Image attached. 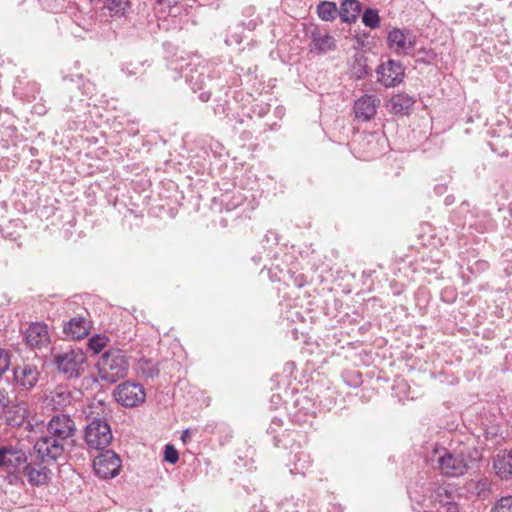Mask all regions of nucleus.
Wrapping results in <instances>:
<instances>
[{
	"label": "nucleus",
	"instance_id": "1",
	"mask_svg": "<svg viewBox=\"0 0 512 512\" xmlns=\"http://www.w3.org/2000/svg\"><path fill=\"white\" fill-rule=\"evenodd\" d=\"M45 427L44 434L34 444V450L37 458L56 462L64 455L67 446L75 442L76 423L70 415L57 413L49 419Z\"/></svg>",
	"mask_w": 512,
	"mask_h": 512
},
{
	"label": "nucleus",
	"instance_id": "2",
	"mask_svg": "<svg viewBox=\"0 0 512 512\" xmlns=\"http://www.w3.org/2000/svg\"><path fill=\"white\" fill-rule=\"evenodd\" d=\"M480 452L474 447L448 450L445 447L434 448L428 460L433 467L447 477H459L464 475L471 464L480 459Z\"/></svg>",
	"mask_w": 512,
	"mask_h": 512
},
{
	"label": "nucleus",
	"instance_id": "3",
	"mask_svg": "<svg viewBox=\"0 0 512 512\" xmlns=\"http://www.w3.org/2000/svg\"><path fill=\"white\" fill-rule=\"evenodd\" d=\"M409 495L425 512L433 508L437 512H459L449 485L425 482L414 490H409Z\"/></svg>",
	"mask_w": 512,
	"mask_h": 512
},
{
	"label": "nucleus",
	"instance_id": "4",
	"mask_svg": "<svg viewBox=\"0 0 512 512\" xmlns=\"http://www.w3.org/2000/svg\"><path fill=\"white\" fill-rule=\"evenodd\" d=\"M96 367L100 379L113 384L127 375L129 358L122 349L110 348L99 357Z\"/></svg>",
	"mask_w": 512,
	"mask_h": 512
},
{
	"label": "nucleus",
	"instance_id": "5",
	"mask_svg": "<svg viewBox=\"0 0 512 512\" xmlns=\"http://www.w3.org/2000/svg\"><path fill=\"white\" fill-rule=\"evenodd\" d=\"M84 439L91 449L102 450L108 447L113 439L110 424L105 418L93 417L85 427Z\"/></svg>",
	"mask_w": 512,
	"mask_h": 512
},
{
	"label": "nucleus",
	"instance_id": "6",
	"mask_svg": "<svg viewBox=\"0 0 512 512\" xmlns=\"http://www.w3.org/2000/svg\"><path fill=\"white\" fill-rule=\"evenodd\" d=\"M40 379V371L34 364L22 362L12 367L11 385L18 394L32 391Z\"/></svg>",
	"mask_w": 512,
	"mask_h": 512
},
{
	"label": "nucleus",
	"instance_id": "7",
	"mask_svg": "<svg viewBox=\"0 0 512 512\" xmlns=\"http://www.w3.org/2000/svg\"><path fill=\"white\" fill-rule=\"evenodd\" d=\"M418 38L409 28H392L387 34V46L398 56H414Z\"/></svg>",
	"mask_w": 512,
	"mask_h": 512
},
{
	"label": "nucleus",
	"instance_id": "8",
	"mask_svg": "<svg viewBox=\"0 0 512 512\" xmlns=\"http://www.w3.org/2000/svg\"><path fill=\"white\" fill-rule=\"evenodd\" d=\"M85 362L86 356L81 349H70L54 355L58 371L68 378L80 377Z\"/></svg>",
	"mask_w": 512,
	"mask_h": 512
},
{
	"label": "nucleus",
	"instance_id": "9",
	"mask_svg": "<svg viewBox=\"0 0 512 512\" xmlns=\"http://www.w3.org/2000/svg\"><path fill=\"white\" fill-rule=\"evenodd\" d=\"M115 400L124 407H135L143 403L146 398L142 385L131 381L119 384L114 390Z\"/></svg>",
	"mask_w": 512,
	"mask_h": 512
},
{
	"label": "nucleus",
	"instance_id": "10",
	"mask_svg": "<svg viewBox=\"0 0 512 512\" xmlns=\"http://www.w3.org/2000/svg\"><path fill=\"white\" fill-rule=\"evenodd\" d=\"M93 468L99 477L111 479L119 474L121 459L114 451L106 450L94 459Z\"/></svg>",
	"mask_w": 512,
	"mask_h": 512
},
{
	"label": "nucleus",
	"instance_id": "11",
	"mask_svg": "<svg viewBox=\"0 0 512 512\" xmlns=\"http://www.w3.org/2000/svg\"><path fill=\"white\" fill-rule=\"evenodd\" d=\"M28 458L22 449L13 446H0V468L10 472H20L26 465Z\"/></svg>",
	"mask_w": 512,
	"mask_h": 512
},
{
	"label": "nucleus",
	"instance_id": "12",
	"mask_svg": "<svg viewBox=\"0 0 512 512\" xmlns=\"http://www.w3.org/2000/svg\"><path fill=\"white\" fill-rule=\"evenodd\" d=\"M316 414V405L312 398L298 395L290 411L291 420L299 425L312 424Z\"/></svg>",
	"mask_w": 512,
	"mask_h": 512
},
{
	"label": "nucleus",
	"instance_id": "13",
	"mask_svg": "<svg viewBox=\"0 0 512 512\" xmlns=\"http://www.w3.org/2000/svg\"><path fill=\"white\" fill-rule=\"evenodd\" d=\"M38 459L40 462L28 463L27 461L26 465L22 469L27 481L33 486L48 484L52 474L48 465L53 462L43 461L40 458Z\"/></svg>",
	"mask_w": 512,
	"mask_h": 512
},
{
	"label": "nucleus",
	"instance_id": "14",
	"mask_svg": "<svg viewBox=\"0 0 512 512\" xmlns=\"http://www.w3.org/2000/svg\"><path fill=\"white\" fill-rule=\"evenodd\" d=\"M404 68L400 61L388 60L377 69V78L385 87H393L402 82Z\"/></svg>",
	"mask_w": 512,
	"mask_h": 512
},
{
	"label": "nucleus",
	"instance_id": "15",
	"mask_svg": "<svg viewBox=\"0 0 512 512\" xmlns=\"http://www.w3.org/2000/svg\"><path fill=\"white\" fill-rule=\"evenodd\" d=\"M380 106V99L376 95L365 94L354 102L355 118L360 122H368L374 118Z\"/></svg>",
	"mask_w": 512,
	"mask_h": 512
},
{
	"label": "nucleus",
	"instance_id": "16",
	"mask_svg": "<svg viewBox=\"0 0 512 512\" xmlns=\"http://www.w3.org/2000/svg\"><path fill=\"white\" fill-rule=\"evenodd\" d=\"M27 344L33 348H42L50 341L48 327L42 323L31 324L25 333Z\"/></svg>",
	"mask_w": 512,
	"mask_h": 512
},
{
	"label": "nucleus",
	"instance_id": "17",
	"mask_svg": "<svg viewBox=\"0 0 512 512\" xmlns=\"http://www.w3.org/2000/svg\"><path fill=\"white\" fill-rule=\"evenodd\" d=\"M205 70V66H201L199 63L193 65L189 63L185 67L181 65V71L194 92L204 88Z\"/></svg>",
	"mask_w": 512,
	"mask_h": 512
},
{
	"label": "nucleus",
	"instance_id": "18",
	"mask_svg": "<svg viewBox=\"0 0 512 512\" xmlns=\"http://www.w3.org/2000/svg\"><path fill=\"white\" fill-rule=\"evenodd\" d=\"M493 468L502 480L512 478V450L499 451L493 460Z\"/></svg>",
	"mask_w": 512,
	"mask_h": 512
},
{
	"label": "nucleus",
	"instance_id": "19",
	"mask_svg": "<svg viewBox=\"0 0 512 512\" xmlns=\"http://www.w3.org/2000/svg\"><path fill=\"white\" fill-rule=\"evenodd\" d=\"M313 459L307 451H298L294 453L291 464L290 473L293 475L305 476L312 468Z\"/></svg>",
	"mask_w": 512,
	"mask_h": 512
},
{
	"label": "nucleus",
	"instance_id": "20",
	"mask_svg": "<svg viewBox=\"0 0 512 512\" xmlns=\"http://www.w3.org/2000/svg\"><path fill=\"white\" fill-rule=\"evenodd\" d=\"M64 334L71 339H82L89 333V326L85 318H71L64 326Z\"/></svg>",
	"mask_w": 512,
	"mask_h": 512
},
{
	"label": "nucleus",
	"instance_id": "21",
	"mask_svg": "<svg viewBox=\"0 0 512 512\" xmlns=\"http://www.w3.org/2000/svg\"><path fill=\"white\" fill-rule=\"evenodd\" d=\"M414 104L415 100L413 97L406 93H399L392 96L388 106L390 111L394 114L408 115Z\"/></svg>",
	"mask_w": 512,
	"mask_h": 512
},
{
	"label": "nucleus",
	"instance_id": "22",
	"mask_svg": "<svg viewBox=\"0 0 512 512\" xmlns=\"http://www.w3.org/2000/svg\"><path fill=\"white\" fill-rule=\"evenodd\" d=\"M311 51L324 54L336 48V41L329 34H321L319 31L311 33Z\"/></svg>",
	"mask_w": 512,
	"mask_h": 512
},
{
	"label": "nucleus",
	"instance_id": "23",
	"mask_svg": "<svg viewBox=\"0 0 512 512\" xmlns=\"http://www.w3.org/2000/svg\"><path fill=\"white\" fill-rule=\"evenodd\" d=\"M360 3L357 0H345L339 9V16L342 22L353 23L360 12Z\"/></svg>",
	"mask_w": 512,
	"mask_h": 512
},
{
	"label": "nucleus",
	"instance_id": "24",
	"mask_svg": "<svg viewBox=\"0 0 512 512\" xmlns=\"http://www.w3.org/2000/svg\"><path fill=\"white\" fill-rule=\"evenodd\" d=\"M182 0H156V10L167 16L177 17L180 15Z\"/></svg>",
	"mask_w": 512,
	"mask_h": 512
},
{
	"label": "nucleus",
	"instance_id": "25",
	"mask_svg": "<svg viewBox=\"0 0 512 512\" xmlns=\"http://www.w3.org/2000/svg\"><path fill=\"white\" fill-rule=\"evenodd\" d=\"M304 507V500L301 498L284 497L276 503L275 512H300Z\"/></svg>",
	"mask_w": 512,
	"mask_h": 512
},
{
	"label": "nucleus",
	"instance_id": "26",
	"mask_svg": "<svg viewBox=\"0 0 512 512\" xmlns=\"http://www.w3.org/2000/svg\"><path fill=\"white\" fill-rule=\"evenodd\" d=\"M318 17L323 21H333L339 15V9L336 4L331 1H322L317 5Z\"/></svg>",
	"mask_w": 512,
	"mask_h": 512
},
{
	"label": "nucleus",
	"instance_id": "27",
	"mask_svg": "<svg viewBox=\"0 0 512 512\" xmlns=\"http://www.w3.org/2000/svg\"><path fill=\"white\" fill-rule=\"evenodd\" d=\"M105 7L108 9L111 17H125L130 9L129 0H106Z\"/></svg>",
	"mask_w": 512,
	"mask_h": 512
},
{
	"label": "nucleus",
	"instance_id": "28",
	"mask_svg": "<svg viewBox=\"0 0 512 512\" xmlns=\"http://www.w3.org/2000/svg\"><path fill=\"white\" fill-rule=\"evenodd\" d=\"M50 403L55 409H62L71 403V393L63 387H57L52 393Z\"/></svg>",
	"mask_w": 512,
	"mask_h": 512
},
{
	"label": "nucleus",
	"instance_id": "29",
	"mask_svg": "<svg viewBox=\"0 0 512 512\" xmlns=\"http://www.w3.org/2000/svg\"><path fill=\"white\" fill-rule=\"evenodd\" d=\"M282 420L279 418H274L271 421V424L267 430L268 434L272 435L273 442L276 447L286 446V442L284 437L286 435L287 430H278L277 428H281Z\"/></svg>",
	"mask_w": 512,
	"mask_h": 512
},
{
	"label": "nucleus",
	"instance_id": "30",
	"mask_svg": "<svg viewBox=\"0 0 512 512\" xmlns=\"http://www.w3.org/2000/svg\"><path fill=\"white\" fill-rule=\"evenodd\" d=\"M138 371L146 378H154L159 374L158 364L145 358L139 360Z\"/></svg>",
	"mask_w": 512,
	"mask_h": 512
},
{
	"label": "nucleus",
	"instance_id": "31",
	"mask_svg": "<svg viewBox=\"0 0 512 512\" xmlns=\"http://www.w3.org/2000/svg\"><path fill=\"white\" fill-rule=\"evenodd\" d=\"M362 22L366 27L370 29L378 28L380 25V17L378 11L373 8L365 9L362 14Z\"/></svg>",
	"mask_w": 512,
	"mask_h": 512
},
{
	"label": "nucleus",
	"instance_id": "32",
	"mask_svg": "<svg viewBox=\"0 0 512 512\" xmlns=\"http://www.w3.org/2000/svg\"><path fill=\"white\" fill-rule=\"evenodd\" d=\"M108 338L102 334H96L88 340L87 346L94 354H98L107 345Z\"/></svg>",
	"mask_w": 512,
	"mask_h": 512
},
{
	"label": "nucleus",
	"instance_id": "33",
	"mask_svg": "<svg viewBox=\"0 0 512 512\" xmlns=\"http://www.w3.org/2000/svg\"><path fill=\"white\" fill-rule=\"evenodd\" d=\"M490 512H512V495L502 496L496 500Z\"/></svg>",
	"mask_w": 512,
	"mask_h": 512
},
{
	"label": "nucleus",
	"instance_id": "34",
	"mask_svg": "<svg viewBox=\"0 0 512 512\" xmlns=\"http://www.w3.org/2000/svg\"><path fill=\"white\" fill-rule=\"evenodd\" d=\"M229 110L230 109H229L228 104L226 102L217 103L216 106L214 107V113L219 118H221V119H228L230 122L235 120L237 123L242 124L243 120L242 119H237V117L234 114L232 115V117H230Z\"/></svg>",
	"mask_w": 512,
	"mask_h": 512
},
{
	"label": "nucleus",
	"instance_id": "35",
	"mask_svg": "<svg viewBox=\"0 0 512 512\" xmlns=\"http://www.w3.org/2000/svg\"><path fill=\"white\" fill-rule=\"evenodd\" d=\"M144 62H128L124 64L121 68L122 72L127 76H136L144 73Z\"/></svg>",
	"mask_w": 512,
	"mask_h": 512
},
{
	"label": "nucleus",
	"instance_id": "36",
	"mask_svg": "<svg viewBox=\"0 0 512 512\" xmlns=\"http://www.w3.org/2000/svg\"><path fill=\"white\" fill-rule=\"evenodd\" d=\"M413 57L418 62L428 64V63H431L435 59L436 54L431 49L421 48V49L416 50V48H415Z\"/></svg>",
	"mask_w": 512,
	"mask_h": 512
},
{
	"label": "nucleus",
	"instance_id": "37",
	"mask_svg": "<svg viewBox=\"0 0 512 512\" xmlns=\"http://www.w3.org/2000/svg\"><path fill=\"white\" fill-rule=\"evenodd\" d=\"M343 379L350 387H358L362 384V375L358 371H346L343 374Z\"/></svg>",
	"mask_w": 512,
	"mask_h": 512
},
{
	"label": "nucleus",
	"instance_id": "38",
	"mask_svg": "<svg viewBox=\"0 0 512 512\" xmlns=\"http://www.w3.org/2000/svg\"><path fill=\"white\" fill-rule=\"evenodd\" d=\"M16 413L17 417L15 419L10 420V422L15 425H21L28 414L27 403L20 402L19 404H17Z\"/></svg>",
	"mask_w": 512,
	"mask_h": 512
},
{
	"label": "nucleus",
	"instance_id": "39",
	"mask_svg": "<svg viewBox=\"0 0 512 512\" xmlns=\"http://www.w3.org/2000/svg\"><path fill=\"white\" fill-rule=\"evenodd\" d=\"M164 460L170 464H175L179 460V453L173 445L165 446Z\"/></svg>",
	"mask_w": 512,
	"mask_h": 512
},
{
	"label": "nucleus",
	"instance_id": "40",
	"mask_svg": "<svg viewBox=\"0 0 512 512\" xmlns=\"http://www.w3.org/2000/svg\"><path fill=\"white\" fill-rule=\"evenodd\" d=\"M10 366L9 353L0 348V377L8 370Z\"/></svg>",
	"mask_w": 512,
	"mask_h": 512
},
{
	"label": "nucleus",
	"instance_id": "41",
	"mask_svg": "<svg viewBox=\"0 0 512 512\" xmlns=\"http://www.w3.org/2000/svg\"><path fill=\"white\" fill-rule=\"evenodd\" d=\"M9 403L10 399L8 392L5 389L0 388V412H3L9 406Z\"/></svg>",
	"mask_w": 512,
	"mask_h": 512
},
{
	"label": "nucleus",
	"instance_id": "42",
	"mask_svg": "<svg viewBox=\"0 0 512 512\" xmlns=\"http://www.w3.org/2000/svg\"><path fill=\"white\" fill-rule=\"evenodd\" d=\"M269 111V107L268 105H265V106H261L257 111L254 110V112L259 116V117H264Z\"/></svg>",
	"mask_w": 512,
	"mask_h": 512
},
{
	"label": "nucleus",
	"instance_id": "43",
	"mask_svg": "<svg viewBox=\"0 0 512 512\" xmlns=\"http://www.w3.org/2000/svg\"><path fill=\"white\" fill-rule=\"evenodd\" d=\"M446 190H447V186H446V185H444V184L436 185V186L434 187V191H435V193H436V194H438V195L443 194L444 192H446Z\"/></svg>",
	"mask_w": 512,
	"mask_h": 512
},
{
	"label": "nucleus",
	"instance_id": "44",
	"mask_svg": "<svg viewBox=\"0 0 512 512\" xmlns=\"http://www.w3.org/2000/svg\"><path fill=\"white\" fill-rule=\"evenodd\" d=\"M211 97V93L208 92V91H203L200 93L199 95V99L202 101V102H207Z\"/></svg>",
	"mask_w": 512,
	"mask_h": 512
},
{
	"label": "nucleus",
	"instance_id": "45",
	"mask_svg": "<svg viewBox=\"0 0 512 512\" xmlns=\"http://www.w3.org/2000/svg\"><path fill=\"white\" fill-rule=\"evenodd\" d=\"M455 202V197L453 195H447L444 199V203L446 206H450Z\"/></svg>",
	"mask_w": 512,
	"mask_h": 512
},
{
	"label": "nucleus",
	"instance_id": "46",
	"mask_svg": "<svg viewBox=\"0 0 512 512\" xmlns=\"http://www.w3.org/2000/svg\"><path fill=\"white\" fill-rule=\"evenodd\" d=\"M275 114L277 117L279 118H282L283 114H284V108L281 107V106H278L276 109H275Z\"/></svg>",
	"mask_w": 512,
	"mask_h": 512
},
{
	"label": "nucleus",
	"instance_id": "47",
	"mask_svg": "<svg viewBox=\"0 0 512 512\" xmlns=\"http://www.w3.org/2000/svg\"><path fill=\"white\" fill-rule=\"evenodd\" d=\"M189 437H190V430H189V429H187V430H185V431L183 432V434H182V440H183L184 442H186L187 438H189Z\"/></svg>",
	"mask_w": 512,
	"mask_h": 512
},
{
	"label": "nucleus",
	"instance_id": "48",
	"mask_svg": "<svg viewBox=\"0 0 512 512\" xmlns=\"http://www.w3.org/2000/svg\"><path fill=\"white\" fill-rule=\"evenodd\" d=\"M269 129L270 130H277L278 129L277 123H273V124L269 125Z\"/></svg>",
	"mask_w": 512,
	"mask_h": 512
},
{
	"label": "nucleus",
	"instance_id": "49",
	"mask_svg": "<svg viewBox=\"0 0 512 512\" xmlns=\"http://www.w3.org/2000/svg\"><path fill=\"white\" fill-rule=\"evenodd\" d=\"M466 207H468V203H466V202H463V203L460 205V209H461V210H464Z\"/></svg>",
	"mask_w": 512,
	"mask_h": 512
},
{
	"label": "nucleus",
	"instance_id": "50",
	"mask_svg": "<svg viewBox=\"0 0 512 512\" xmlns=\"http://www.w3.org/2000/svg\"><path fill=\"white\" fill-rule=\"evenodd\" d=\"M218 428H219V429H222V428H223V429H225V428H227V427H226L224 424H221Z\"/></svg>",
	"mask_w": 512,
	"mask_h": 512
},
{
	"label": "nucleus",
	"instance_id": "51",
	"mask_svg": "<svg viewBox=\"0 0 512 512\" xmlns=\"http://www.w3.org/2000/svg\"><path fill=\"white\" fill-rule=\"evenodd\" d=\"M239 204H240V201L236 202V203L233 205V207H236V206H237V205H239Z\"/></svg>",
	"mask_w": 512,
	"mask_h": 512
}]
</instances>
